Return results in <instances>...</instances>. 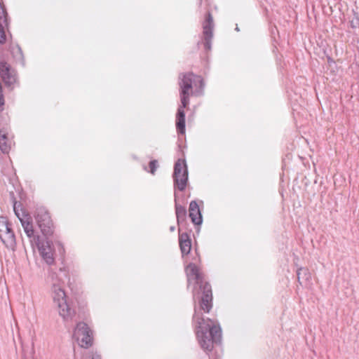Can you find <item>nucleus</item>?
I'll return each mask as SVG.
<instances>
[{"label": "nucleus", "instance_id": "nucleus-5", "mask_svg": "<svg viewBox=\"0 0 359 359\" xmlns=\"http://www.w3.org/2000/svg\"><path fill=\"white\" fill-rule=\"evenodd\" d=\"M36 222L42 234L48 238L54 233V224L48 211L43 208H38L35 214Z\"/></svg>", "mask_w": 359, "mask_h": 359}, {"label": "nucleus", "instance_id": "nucleus-10", "mask_svg": "<svg viewBox=\"0 0 359 359\" xmlns=\"http://www.w3.org/2000/svg\"><path fill=\"white\" fill-rule=\"evenodd\" d=\"M0 74L6 84L12 85L15 82V77L6 62L0 63Z\"/></svg>", "mask_w": 359, "mask_h": 359}, {"label": "nucleus", "instance_id": "nucleus-22", "mask_svg": "<svg viewBox=\"0 0 359 359\" xmlns=\"http://www.w3.org/2000/svg\"><path fill=\"white\" fill-rule=\"evenodd\" d=\"M41 244L44 249V252H48V251H53L51 248V245L49 241H46V242L41 239Z\"/></svg>", "mask_w": 359, "mask_h": 359}, {"label": "nucleus", "instance_id": "nucleus-24", "mask_svg": "<svg viewBox=\"0 0 359 359\" xmlns=\"http://www.w3.org/2000/svg\"><path fill=\"white\" fill-rule=\"evenodd\" d=\"M14 210H15V213L16 215V216L18 217V219H20V218H22L23 217L25 216V215L24 214H22L20 215L15 209V208L14 207ZM26 216H28L27 215H26Z\"/></svg>", "mask_w": 359, "mask_h": 359}, {"label": "nucleus", "instance_id": "nucleus-11", "mask_svg": "<svg viewBox=\"0 0 359 359\" xmlns=\"http://www.w3.org/2000/svg\"><path fill=\"white\" fill-rule=\"evenodd\" d=\"M189 216L191 222L196 225H200L202 222V215L198 203L195 201H192L189 204Z\"/></svg>", "mask_w": 359, "mask_h": 359}, {"label": "nucleus", "instance_id": "nucleus-9", "mask_svg": "<svg viewBox=\"0 0 359 359\" xmlns=\"http://www.w3.org/2000/svg\"><path fill=\"white\" fill-rule=\"evenodd\" d=\"M20 222L25 233L29 239L32 247L34 248V244H39L41 238L39 235L35 233L31 217L25 216L20 218Z\"/></svg>", "mask_w": 359, "mask_h": 359}, {"label": "nucleus", "instance_id": "nucleus-21", "mask_svg": "<svg viewBox=\"0 0 359 359\" xmlns=\"http://www.w3.org/2000/svg\"><path fill=\"white\" fill-rule=\"evenodd\" d=\"M149 168H150V172L151 174H154L156 172V170L157 169L158 165V161L156 160H153L149 162Z\"/></svg>", "mask_w": 359, "mask_h": 359}, {"label": "nucleus", "instance_id": "nucleus-17", "mask_svg": "<svg viewBox=\"0 0 359 359\" xmlns=\"http://www.w3.org/2000/svg\"><path fill=\"white\" fill-rule=\"evenodd\" d=\"M175 214L178 224L185 221L187 217V210L184 206L177 203H175Z\"/></svg>", "mask_w": 359, "mask_h": 359}, {"label": "nucleus", "instance_id": "nucleus-29", "mask_svg": "<svg viewBox=\"0 0 359 359\" xmlns=\"http://www.w3.org/2000/svg\"><path fill=\"white\" fill-rule=\"evenodd\" d=\"M355 20L359 21V18L356 17Z\"/></svg>", "mask_w": 359, "mask_h": 359}, {"label": "nucleus", "instance_id": "nucleus-7", "mask_svg": "<svg viewBox=\"0 0 359 359\" xmlns=\"http://www.w3.org/2000/svg\"><path fill=\"white\" fill-rule=\"evenodd\" d=\"M173 180L175 186L183 191L188 182V170L184 160L178 159L175 163Z\"/></svg>", "mask_w": 359, "mask_h": 359}, {"label": "nucleus", "instance_id": "nucleus-20", "mask_svg": "<svg viewBox=\"0 0 359 359\" xmlns=\"http://www.w3.org/2000/svg\"><path fill=\"white\" fill-rule=\"evenodd\" d=\"M6 41L5 28L2 24H0V43H4Z\"/></svg>", "mask_w": 359, "mask_h": 359}, {"label": "nucleus", "instance_id": "nucleus-6", "mask_svg": "<svg viewBox=\"0 0 359 359\" xmlns=\"http://www.w3.org/2000/svg\"><path fill=\"white\" fill-rule=\"evenodd\" d=\"M0 239L7 248L13 251L15 250V235L11 223L5 217H0Z\"/></svg>", "mask_w": 359, "mask_h": 359}, {"label": "nucleus", "instance_id": "nucleus-26", "mask_svg": "<svg viewBox=\"0 0 359 359\" xmlns=\"http://www.w3.org/2000/svg\"><path fill=\"white\" fill-rule=\"evenodd\" d=\"M92 359H101V356L98 354L93 355Z\"/></svg>", "mask_w": 359, "mask_h": 359}, {"label": "nucleus", "instance_id": "nucleus-27", "mask_svg": "<svg viewBox=\"0 0 359 359\" xmlns=\"http://www.w3.org/2000/svg\"><path fill=\"white\" fill-rule=\"evenodd\" d=\"M175 226H171V227L170 228V230L171 231H175Z\"/></svg>", "mask_w": 359, "mask_h": 359}, {"label": "nucleus", "instance_id": "nucleus-19", "mask_svg": "<svg viewBox=\"0 0 359 359\" xmlns=\"http://www.w3.org/2000/svg\"><path fill=\"white\" fill-rule=\"evenodd\" d=\"M8 15L4 6L0 2V22H7Z\"/></svg>", "mask_w": 359, "mask_h": 359}, {"label": "nucleus", "instance_id": "nucleus-13", "mask_svg": "<svg viewBox=\"0 0 359 359\" xmlns=\"http://www.w3.org/2000/svg\"><path fill=\"white\" fill-rule=\"evenodd\" d=\"M179 243L182 254L187 255L191 248V238L187 233H182L179 235Z\"/></svg>", "mask_w": 359, "mask_h": 359}, {"label": "nucleus", "instance_id": "nucleus-8", "mask_svg": "<svg viewBox=\"0 0 359 359\" xmlns=\"http://www.w3.org/2000/svg\"><path fill=\"white\" fill-rule=\"evenodd\" d=\"M73 336L79 346L83 348H87L93 344L92 331L83 322H80L76 325Z\"/></svg>", "mask_w": 359, "mask_h": 359}, {"label": "nucleus", "instance_id": "nucleus-23", "mask_svg": "<svg viewBox=\"0 0 359 359\" xmlns=\"http://www.w3.org/2000/svg\"><path fill=\"white\" fill-rule=\"evenodd\" d=\"M50 278H51L52 280V285H53V283H55L60 285V280L57 278V276L55 273H51L50 274Z\"/></svg>", "mask_w": 359, "mask_h": 359}, {"label": "nucleus", "instance_id": "nucleus-18", "mask_svg": "<svg viewBox=\"0 0 359 359\" xmlns=\"http://www.w3.org/2000/svg\"><path fill=\"white\" fill-rule=\"evenodd\" d=\"M10 148V145L7 143L6 135L2 134L0 131V149L3 153H8Z\"/></svg>", "mask_w": 359, "mask_h": 359}, {"label": "nucleus", "instance_id": "nucleus-14", "mask_svg": "<svg viewBox=\"0 0 359 359\" xmlns=\"http://www.w3.org/2000/svg\"><path fill=\"white\" fill-rule=\"evenodd\" d=\"M213 26L212 24H206L203 27V45L206 50L211 48V40L212 38Z\"/></svg>", "mask_w": 359, "mask_h": 359}, {"label": "nucleus", "instance_id": "nucleus-1", "mask_svg": "<svg viewBox=\"0 0 359 359\" xmlns=\"http://www.w3.org/2000/svg\"><path fill=\"white\" fill-rule=\"evenodd\" d=\"M187 286L191 281H195L192 293L194 300L198 299L200 309L205 313H209L212 307V292L211 285L204 280L203 275L194 264H189L186 268Z\"/></svg>", "mask_w": 359, "mask_h": 359}, {"label": "nucleus", "instance_id": "nucleus-28", "mask_svg": "<svg viewBox=\"0 0 359 359\" xmlns=\"http://www.w3.org/2000/svg\"><path fill=\"white\" fill-rule=\"evenodd\" d=\"M356 27H357L356 25H355L354 24H352V27L353 28H355Z\"/></svg>", "mask_w": 359, "mask_h": 359}, {"label": "nucleus", "instance_id": "nucleus-16", "mask_svg": "<svg viewBox=\"0 0 359 359\" xmlns=\"http://www.w3.org/2000/svg\"><path fill=\"white\" fill-rule=\"evenodd\" d=\"M34 246H36L38 248L40 255H41L43 259L45 260V262L48 264L50 265V264H53V262H54L53 252V251H48V252H44V249L41 244V239L39 241V243L34 244Z\"/></svg>", "mask_w": 359, "mask_h": 359}, {"label": "nucleus", "instance_id": "nucleus-15", "mask_svg": "<svg viewBox=\"0 0 359 359\" xmlns=\"http://www.w3.org/2000/svg\"><path fill=\"white\" fill-rule=\"evenodd\" d=\"M297 275L300 285H306L311 280V274L306 268H299Z\"/></svg>", "mask_w": 359, "mask_h": 359}, {"label": "nucleus", "instance_id": "nucleus-12", "mask_svg": "<svg viewBox=\"0 0 359 359\" xmlns=\"http://www.w3.org/2000/svg\"><path fill=\"white\" fill-rule=\"evenodd\" d=\"M187 107L183 106V103H181L176 114V128L181 134L185 133V112L184 109Z\"/></svg>", "mask_w": 359, "mask_h": 359}, {"label": "nucleus", "instance_id": "nucleus-3", "mask_svg": "<svg viewBox=\"0 0 359 359\" xmlns=\"http://www.w3.org/2000/svg\"><path fill=\"white\" fill-rule=\"evenodd\" d=\"M178 79L180 102L183 106H188L191 95L202 94L205 86L203 79L191 72L181 73Z\"/></svg>", "mask_w": 359, "mask_h": 359}, {"label": "nucleus", "instance_id": "nucleus-4", "mask_svg": "<svg viewBox=\"0 0 359 359\" xmlns=\"http://www.w3.org/2000/svg\"><path fill=\"white\" fill-rule=\"evenodd\" d=\"M53 298L57 304L59 315L66 322L72 321L75 316L76 312L67 304L66 294L61 285L53 283L52 286Z\"/></svg>", "mask_w": 359, "mask_h": 359}, {"label": "nucleus", "instance_id": "nucleus-2", "mask_svg": "<svg viewBox=\"0 0 359 359\" xmlns=\"http://www.w3.org/2000/svg\"><path fill=\"white\" fill-rule=\"evenodd\" d=\"M193 320L197 325L196 335L202 348L210 351L213 348L214 343H219L222 338V330L219 326L205 325V320L194 309Z\"/></svg>", "mask_w": 359, "mask_h": 359}, {"label": "nucleus", "instance_id": "nucleus-25", "mask_svg": "<svg viewBox=\"0 0 359 359\" xmlns=\"http://www.w3.org/2000/svg\"><path fill=\"white\" fill-rule=\"evenodd\" d=\"M213 21V19L211 17V15L209 14L208 15V19L206 20V22H208V23H210Z\"/></svg>", "mask_w": 359, "mask_h": 359}]
</instances>
